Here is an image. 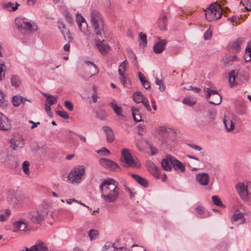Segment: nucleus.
<instances>
[{
    "mask_svg": "<svg viewBox=\"0 0 251 251\" xmlns=\"http://www.w3.org/2000/svg\"><path fill=\"white\" fill-rule=\"evenodd\" d=\"M101 197L106 202H114L118 199L119 188L115 184V180L108 178L103 180L100 185Z\"/></svg>",
    "mask_w": 251,
    "mask_h": 251,
    "instance_id": "obj_1",
    "label": "nucleus"
},
{
    "mask_svg": "<svg viewBox=\"0 0 251 251\" xmlns=\"http://www.w3.org/2000/svg\"><path fill=\"white\" fill-rule=\"evenodd\" d=\"M15 23L17 28L22 34H29L37 29V25L24 17H19L15 19Z\"/></svg>",
    "mask_w": 251,
    "mask_h": 251,
    "instance_id": "obj_2",
    "label": "nucleus"
},
{
    "mask_svg": "<svg viewBox=\"0 0 251 251\" xmlns=\"http://www.w3.org/2000/svg\"><path fill=\"white\" fill-rule=\"evenodd\" d=\"M85 167L84 166H76L69 173L68 179L72 183H79L83 179Z\"/></svg>",
    "mask_w": 251,
    "mask_h": 251,
    "instance_id": "obj_3",
    "label": "nucleus"
},
{
    "mask_svg": "<svg viewBox=\"0 0 251 251\" xmlns=\"http://www.w3.org/2000/svg\"><path fill=\"white\" fill-rule=\"evenodd\" d=\"M236 189L241 198L244 201L251 199V182L238 183Z\"/></svg>",
    "mask_w": 251,
    "mask_h": 251,
    "instance_id": "obj_4",
    "label": "nucleus"
},
{
    "mask_svg": "<svg viewBox=\"0 0 251 251\" xmlns=\"http://www.w3.org/2000/svg\"><path fill=\"white\" fill-rule=\"evenodd\" d=\"M122 155L123 157V165L125 167H134L139 168L140 164L134 160L131 156L128 150L126 149H124L122 151Z\"/></svg>",
    "mask_w": 251,
    "mask_h": 251,
    "instance_id": "obj_5",
    "label": "nucleus"
},
{
    "mask_svg": "<svg viewBox=\"0 0 251 251\" xmlns=\"http://www.w3.org/2000/svg\"><path fill=\"white\" fill-rule=\"evenodd\" d=\"M205 92V97L208 102L212 104L218 105L222 101V96L218 93L217 91L213 90L210 88L204 89Z\"/></svg>",
    "mask_w": 251,
    "mask_h": 251,
    "instance_id": "obj_6",
    "label": "nucleus"
},
{
    "mask_svg": "<svg viewBox=\"0 0 251 251\" xmlns=\"http://www.w3.org/2000/svg\"><path fill=\"white\" fill-rule=\"evenodd\" d=\"M245 80L246 77L241 70L238 72L235 70L232 71L229 75V82L231 87L243 83Z\"/></svg>",
    "mask_w": 251,
    "mask_h": 251,
    "instance_id": "obj_7",
    "label": "nucleus"
},
{
    "mask_svg": "<svg viewBox=\"0 0 251 251\" xmlns=\"http://www.w3.org/2000/svg\"><path fill=\"white\" fill-rule=\"evenodd\" d=\"M222 11L215 9L211 4L205 10V16L208 21L218 20L221 18Z\"/></svg>",
    "mask_w": 251,
    "mask_h": 251,
    "instance_id": "obj_8",
    "label": "nucleus"
},
{
    "mask_svg": "<svg viewBox=\"0 0 251 251\" xmlns=\"http://www.w3.org/2000/svg\"><path fill=\"white\" fill-rule=\"evenodd\" d=\"M99 162L103 167L109 170L118 171L120 169L116 162L109 159L101 158L99 159Z\"/></svg>",
    "mask_w": 251,
    "mask_h": 251,
    "instance_id": "obj_9",
    "label": "nucleus"
},
{
    "mask_svg": "<svg viewBox=\"0 0 251 251\" xmlns=\"http://www.w3.org/2000/svg\"><path fill=\"white\" fill-rule=\"evenodd\" d=\"M236 116L234 114H228L225 116L224 124L227 131H231L234 129V123L236 121Z\"/></svg>",
    "mask_w": 251,
    "mask_h": 251,
    "instance_id": "obj_10",
    "label": "nucleus"
},
{
    "mask_svg": "<svg viewBox=\"0 0 251 251\" xmlns=\"http://www.w3.org/2000/svg\"><path fill=\"white\" fill-rule=\"evenodd\" d=\"M28 218L32 223L38 224L43 220L44 215L39 211H34L29 214Z\"/></svg>",
    "mask_w": 251,
    "mask_h": 251,
    "instance_id": "obj_11",
    "label": "nucleus"
},
{
    "mask_svg": "<svg viewBox=\"0 0 251 251\" xmlns=\"http://www.w3.org/2000/svg\"><path fill=\"white\" fill-rule=\"evenodd\" d=\"M92 27L94 29V32L100 37L104 36V21H100V22H97L91 24Z\"/></svg>",
    "mask_w": 251,
    "mask_h": 251,
    "instance_id": "obj_12",
    "label": "nucleus"
},
{
    "mask_svg": "<svg viewBox=\"0 0 251 251\" xmlns=\"http://www.w3.org/2000/svg\"><path fill=\"white\" fill-rule=\"evenodd\" d=\"M156 134L160 140L165 143L169 136V132L165 126H159L156 129Z\"/></svg>",
    "mask_w": 251,
    "mask_h": 251,
    "instance_id": "obj_13",
    "label": "nucleus"
},
{
    "mask_svg": "<svg viewBox=\"0 0 251 251\" xmlns=\"http://www.w3.org/2000/svg\"><path fill=\"white\" fill-rule=\"evenodd\" d=\"M57 25L58 28L63 35L64 38L66 40L68 39L69 42L72 41L73 38L71 36V33L69 30H66L65 25L61 20H58Z\"/></svg>",
    "mask_w": 251,
    "mask_h": 251,
    "instance_id": "obj_14",
    "label": "nucleus"
},
{
    "mask_svg": "<svg viewBox=\"0 0 251 251\" xmlns=\"http://www.w3.org/2000/svg\"><path fill=\"white\" fill-rule=\"evenodd\" d=\"M209 176L207 173H199L196 176V180L201 185L206 186L209 181Z\"/></svg>",
    "mask_w": 251,
    "mask_h": 251,
    "instance_id": "obj_15",
    "label": "nucleus"
},
{
    "mask_svg": "<svg viewBox=\"0 0 251 251\" xmlns=\"http://www.w3.org/2000/svg\"><path fill=\"white\" fill-rule=\"evenodd\" d=\"M11 128V124L9 119L0 112V130H8Z\"/></svg>",
    "mask_w": 251,
    "mask_h": 251,
    "instance_id": "obj_16",
    "label": "nucleus"
},
{
    "mask_svg": "<svg viewBox=\"0 0 251 251\" xmlns=\"http://www.w3.org/2000/svg\"><path fill=\"white\" fill-rule=\"evenodd\" d=\"M146 165L149 172L156 178H160L159 170L151 161H147Z\"/></svg>",
    "mask_w": 251,
    "mask_h": 251,
    "instance_id": "obj_17",
    "label": "nucleus"
},
{
    "mask_svg": "<svg viewBox=\"0 0 251 251\" xmlns=\"http://www.w3.org/2000/svg\"><path fill=\"white\" fill-rule=\"evenodd\" d=\"M242 44V40L241 39H237L235 41L229 43L228 49L231 52L237 53L239 52L241 50V45Z\"/></svg>",
    "mask_w": 251,
    "mask_h": 251,
    "instance_id": "obj_18",
    "label": "nucleus"
},
{
    "mask_svg": "<svg viewBox=\"0 0 251 251\" xmlns=\"http://www.w3.org/2000/svg\"><path fill=\"white\" fill-rule=\"evenodd\" d=\"M170 157L169 159L171 161V164L176 171H180L181 172L185 171V167L184 165L174 156H172V157Z\"/></svg>",
    "mask_w": 251,
    "mask_h": 251,
    "instance_id": "obj_19",
    "label": "nucleus"
},
{
    "mask_svg": "<svg viewBox=\"0 0 251 251\" xmlns=\"http://www.w3.org/2000/svg\"><path fill=\"white\" fill-rule=\"evenodd\" d=\"M87 66L89 67L90 69V75L88 77H85L83 76V78L85 79L86 80H88V78L93 75H96L98 74L99 72V70L98 68V67L95 65L94 63H93L92 62L90 61H87L86 62Z\"/></svg>",
    "mask_w": 251,
    "mask_h": 251,
    "instance_id": "obj_20",
    "label": "nucleus"
},
{
    "mask_svg": "<svg viewBox=\"0 0 251 251\" xmlns=\"http://www.w3.org/2000/svg\"><path fill=\"white\" fill-rule=\"evenodd\" d=\"M24 145V140L21 138L11 140V147L14 150H18L22 148Z\"/></svg>",
    "mask_w": 251,
    "mask_h": 251,
    "instance_id": "obj_21",
    "label": "nucleus"
},
{
    "mask_svg": "<svg viewBox=\"0 0 251 251\" xmlns=\"http://www.w3.org/2000/svg\"><path fill=\"white\" fill-rule=\"evenodd\" d=\"M166 42L165 40H161L153 46V50L156 53L162 52L165 49Z\"/></svg>",
    "mask_w": 251,
    "mask_h": 251,
    "instance_id": "obj_22",
    "label": "nucleus"
},
{
    "mask_svg": "<svg viewBox=\"0 0 251 251\" xmlns=\"http://www.w3.org/2000/svg\"><path fill=\"white\" fill-rule=\"evenodd\" d=\"M90 19L91 24L99 22H100V21H103L102 15L98 11L95 10L92 11L90 14Z\"/></svg>",
    "mask_w": 251,
    "mask_h": 251,
    "instance_id": "obj_23",
    "label": "nucleus"
},
{
    "mask_svg": "<svg viewBox=\"0 0 251 251\" xmlns=\"http://www.w3.org/2000/svg\"><path fill=\"white\" fill-rule=\"evenodd\" d=\"M243 214L239 211H236L231 218V222L233 223H237V224H242L244 222Z\"/></svg>",
    "mask_w": 251,
    "mask_h": 251,
    "instance_id": "obj_24",
    "label": "nucleus"
},
{
    "mask_svg": "<svg viewBox=\"0 0 251 251\" xmlns=\"http://www.w3.org/2000/svg\"><path fill=\"white\" fill-rule=\"evenodd\" d=\"M102 130L106 135V140L108 142H112L114 140V135L111 127L108 126L102 127Z\"/></svg>",
    "mask_w": 251,
    "mask_h": 251,
    "instance_id": "obj_25",
    "label": "nucleus"
},
{
    "mask_svg": "<svg viewBox=\"0 0 251 251\" xmlns=\"http://www.w3.org/2000/svg\"><path fill=\"white\" fill-rule=\"evenodd\" d=\"M96 46L102 54L107 53L110 50V47L107 44L103 43L100 40L96 41Z\"/></svg>",
    "mask_w": 251,
    "mask_h": 251,
    "instance_id": "obj_26",
    "label": "nucleus"
},
{
    "mask_svg": "<svg viewBox=\"0 0 251 251\" xmlns=\"http://www.w3.org/2000/svg\"><path fill=\"white\" fill-rule=\"evenodd\" d=\"M170 157H172L171 155L168 154L166 157L161 161V166L162 168L167 171H170L172 170V165L171 164Z\"/></svg>",
    "mask_w": 251,
    "mask_h": 251,
    "instance_id": "obj_27",
    "label": "nucleus"
},
{
    "mask_svg": "<svg viewBox=\"0 0 251 251\" xmlns=\"http://www.w3.org/2000/svg\"><path fill=\"white\" fill-rule=\"evenodd\" d=\"M31 251H48L47 245L43 242H39L30 247Z\"/></svg>",
    "mask_w": 251,
    "mask_h": 251,
    "instance_id": "obj_28",
    "label": "nucleus"
},
{
    "mask_svg": "<svg viewBox=\"0 0 251 251\" xmlns=\"http://www.w3.org/2000/svg\"><path fill=\"white\" fill-rule=\"evenodd\" d=\"M131 177L135 179L140 185L144 187H147L148 186V181L144 177L136 174H132Z\"/></svg>",
    "mask_w": 251,
    "mask_h": 251,
    "instance_id": "obj_29",
    "label": "nucleus"
},
{
    "mask_svg": "<svg viewBox=\"0 0 251 251\" xmlns=\"http://www.w3.org/2000/svg\"><path fill=\"white\" fill-rule=\"evenodd\" d=\"M5 163L6 164V165L11 169L16 168L19 165L17 159L12 155L9 157L7 162Z\"/></svg>",
    "mask_w": 251,
    "mask_h": 251,
    "instance_id": "obj_30",
    "label": "nucleus"
},
{
    "mask_svg": "<svg viewBox=\"0 0 251 251\" xmlns=\"http://www.w3.org/2000/svg\"><path fill=\"white\" fill-rule=\"evenodd\" d=\"M28 101L30 102L29 100H27L26 98H23L20 96H14L12 98V103L15 106H18L21 103H24L25 101Z\"/></svg>",
    "mask_w": 251,
    "mask_h": 251,
    "instance_id": "obj_31",
    "label": "nucleus"
},
{
    "mask_svg": "<svg viewBox=\"0 0 251 251\" xmlns=\"http://www.w3.org/2000/svg\"><path fill=\"white\" fill-rule=\"evenodd\" d=\"M44 96L46 98L45 104L48 103V105H51L55 104L57 101L58 97L54 96L48 94H44Z\"/></svg>",
    "mask_w": 251,
    "mask_h": 251,
    "instance_id": "obj_32",
    "label": "nucleus"
},
{
    "mask_svg": "<svg viewBox=\"0 0 251 251\" xmlns=\"http://www.w3.org/2000/svg\"><path fill=\"white\" fill-rule=\"evenodd\" d=\"M120 81L125 87H129L131 85L130 80L126 74H120Z\"/></svg>",
    "mask_w": 251,
    "mask_h": 251,
    "instance_id": "obj_33",
    "label": "nucleus"
},
{
    "mask_svg": "<svg viewBox=\"0 0 251 251\" xmlns=\"http://www.w3.org/2000/svg\"><path fill=\"white\" fill-rule=\"evenodd\" d=\"M144 98H146L140 91L136 92L133 94V99L136 103L142 102L144 100Z\"/></svg>",
    "mask_w": 251,
    "mask_h": 251,
    "instance_id": "obj_34",
    "label": "nucleus"
},
{
    "mask_svg": "<svg viewBox=\"0 0 251 251\" xmlns=\"http://www.w3.org/2000/svg\"><path fill=\"white\" fill-rule=\"evenodd\" d=\"M138 75L139 79L143 87L146 89H149L151 87L150 83L147 79L145 75L141 72L139 73Z\"/></svg>",
    "mask_w": 251,
    "mask_h": 251,
    "instance_id": "obj_35",
    "label": "nucleus"
},
{
    "mask_svg": "<svg viewBox=\"0 0 251 251\" xmlns=\"http://www.w3.org/2000/svg\"><path fill=\"white\" fill-rule=\"evenodd\" d=\"M14 225L17 228L21 231L25 230L27 226V224L23 220L18 221L14 224Z\"/></svg>",
    "mask_w": 251,
    "mask_h": 251,
    "instance_id": "obj_36",
    "label": "nucleus"
},
{
    "mask_svg": "<svg viewBox=\"0 0 251 251\" xmlns=\"http://www.w3.org/2000/svg\"><path fill=\"white\" fill-rule=\"evenodd\" d=\"M167 24V18L165 15H163L159 19V26L161 30H165L166 29Z\"/></svg>",
    "mask_w": 251,
    "mask_h": 251,
    "instance_id": "obj_37",
    "label": "nucleus"
},
{
    "mask_svg": "<svg viewBox=\"0 0 251 251\" xmlns=\"http://www.w3.org/2000/svg\"><path fill=\"white\" fill-rule=\"evenodd\" d=\"M245 59L246 62L251 60V40L249 42L248 46L245 50Z\"/></svg>",
    "mask_w": 251,
    "mask_h": 251,
    "instance_id": "obj_38",
    "label": "nucleus"
},
{
    "mask_svg": "<svg viewBox=\"0 0 251 251\" xmlns=\"http://www.w3.org/2000/svg\"><path fill=\"white\" fill-rule=\"evenodd\" d=\"M5 94L0 90V107L1 108H4L7 105V101L5 100Z\"/></svg>",
    "mask_w": 251,
    "mask_h": 251,
    "instance_id": "obj_39",
    "label": "nucleus"
},
{
    "mask_svg": "<svg viewBox=\"0 0 251 251\" xmlns=\"http://www.w3.org/2000/svg\"><path fill=\"white\" fill-rule=\"evenodd\" d=\"M110 104L111 108L118 116H123L122 114V107L118 106L114 101L111 102Z\"/></svg>",
    "mask_w": 251,
    "mask_h": 251,
    "instance_id": "obj_40",
    "label": "nucleus"
},
{
    "mask_svg": "<svg viewBox=\"0 0 251 251\" xmlns=\"http://www.w3.org/2000/svg\"><path fill=\"white\" fill-rule=\"evenodd\" d=\"M11 85L15 87H18L21 84V80L17 75H12L11 78Z\"/></svg>",
    "mask_w": 251,
    "mask_h": 251,
    "instance_id": "obj_41",
    "label": "nucleus"
},
{
    "mask_svg": "<svg viewBox=\"0 0 251 251\" xmlns=\"http://www.w3.org/2000/svg\"><path fill=\"white\" fill-rule=\"evenodd\" d=\"M132 114L134 120L136 122H139L141 121V116L139 114V111L138 109L135 108H132Z\"/></svg>",
    "mask_w": 251,
    "mask_h": 251,
    "instance_id": "obj_42",
    "label": "nucleus"
},
{
    "mask_svg": "<svg viewBox=\"0 0 251 251\" xmlns=\"http://www.w3.org/2000/svg\"><path fill=\"white\" fill-rule=\"evenodd\" d=\"M19 5V4L17 2H16L14 4L13 2H9L4 4V7L8 8L9 11H14L18 9Z\"/></svg>",
    "mask_w": 251,
    "mask_h": 251,
    "instance_id": "obj_43",
    "label": "nucleus"
},
{
    "mask_svg": "<svg viewBox=\"0 0 251 251\" xmlns=\"http://www.w3.org/2000/svg\"><path fill=\"white\" fill-rule=\"evenodd\" d=\"M127 62L126 60H124L121 63L118 69V73L119 75L126 74L125 72L127 68Z\"/></svg>",
    "mask_w": 251,
    "mask_h": 251,
    "instance_id": "obj_44",
    "label": "nucleus"
},
{
    "mask_svg": "<svg viewBox=\"0 0 251 251\" xmlns=\"http://www.w3.org/2000/svg\"><path fill=\"white\" fill-rule=\"evenodd\" d=\"M237 60V56L236 55H234L231 56H228L224 59V63L225 65H230L232 62L234 61Z\"/></svg>",
    "mask_w": 251,
    "mask_h": 251,
    "instance_id": "obj_45",
    "label": "nucleus"
},
{
    "mask_svg": "<svg viewBox=\"0 0 251 251\" xmlns=\"http://www.w3.org/2000/svg\"><path fill=\"white\" fill-rule=\"evenodd\" d=\"M140 46L145 47L147 45V35L141 32L139 34Z\"/></svg>",
    "mask_w": 251,
    "mask_h": 251,
    "instance_id": "obj_46",
    "label": "nucleus"
},
{
    "mask_svg": "<svg viewBox=\"0 0 251 251\" xmlns=\"http://www.w3.org/2000/svg\"><path fill=\"white\" fill-rule=\"evenodd\" d=\"M11 155L8 154L7 152L4 151H0V160L3 163L7 162L9 157Z\"/></svg>",
    "mask_w": 251,
    "mask_h": 251,
    "instance_id": "obj_47",
    "label": "nucleus"
},
{
    "mask_svg": "<svg viewBox=\"0 0 251 251\" xmlns=\"http://www.w3.org/2000/svg\"><path fill=\"white\" fill-rule=\"evenodd\" d=\"M11 214V211L7 209L5 211L4 214H0V222L5 221Z\"/></svg>",
    "mask_w": 251,
    "mask_h": 251,
    "instance_id": "obj_48",
    "label": "nucleus"
},
{
    "mask_svg": "<svg viewBox=\"0 0 251 251\" xmlns=\"http://www.w3.org/2000/svg\"><path fill=\"white\" fill-rule=\"evenodd\" d=\"M196 102V100L191 98H186L183 100V103L189 106H193Z\"/></svg>",
    "mask_w": 251,
    "mask_h": 251,
    "instance_id": "obj_49",
    "label": "nucleus"
},
{
    "mask_svg": "<svg viewBox=\"0 0 251 251\" xmlns=\"http://www.w3.org/2000/svg\"><path fill=\"white\" fill-rule=\"evenodd\" d=\"M88 235L91 240L96 239L98 236V231L95 229H91L88 232Z\"/></svg>",
    "mask_w": 251,
    "mask_h": 251,
    "instance_id": "obj_50",
    "label": "nucleus"
},
{
    "mask_svg": "<svg viewBox=\"0 0 251 251\" xmlns=\"http://www.w3.org/2000/svg\"><path fill=\"white\" fill-rule=\"evenodd\" d=\"M155 83L159 86V89L161 92H163L165 90V86L163 84L162 80L159 79L157 77L155 78Z\"/></svg>",
    "mask_w": 251,
    "mask_h": 251,
    "instance_id": "obj_51",
    "label": "nucleus"
},
{
    "mask_svg": "<svg viewBox=\"0 0 251 251\" xmlns=\"http://www.w3.org/2000/svg\"><path fill=\"white\" fill-rule=\"evenodd\" d=\"M29 163L28 161H25L22 164V169L26 175L29 174L28 167Z\"/></svg>",
    "mask_w": 251,
    "mask_h": 251,
    "instance_id": "obj_52",
    "label": "nucleus"
},
{
    "mask_svg": "<svg viewBox=\"0 0 251 251\" xmlns=\"http://www.w3.org/2000/svg\"><path fill=\"white\" fill-rule=\"evenodd\" d=\"M212 201L217 206H222V202L220 199L217 196H213L212 197Z\"/></svg>",
    "mask_w": 251,
    "mask_h": 251,
    "instance_id": "obj_53",
    "label": "nucleus"
},
{
    "mask_svg": "<svg viewBox=\"0 0 251 251\" xmlns=\"http://www.w3.org/2000/svg\"><path fill=\"white\" fill-rule=\"evenodd\" d=\"M97 152L98 153H99V154L101 153L103 155H109L110 154V151L108 149H107L106 148H105L104 147H103V148H101L100 149L98 150Z\"/></svg>",
    "mask_w": 251,
    "mask_h": 251,
    "instance_id": "obj_54",
    "label": "nucleus"
},
{
    "mask_svg": "<svg viewBox=\"0 0 251 251\" xmlns=\"http://www.w3.org/2000/svg\"><path fill=\"white\" fill-rule=\"evenodd\" d=\"M56 113L58 115L65 119H68L69 118L68 114L65 111L58 110L56 111Z\"/></svg>",
    "mask_w": 251,
    "mask_h": 251,
    "instance_id": "obj_55",
    "label": "nucleus"
},
{
    "mask_svg": "<svg viewBox=\"0 0 251 251\" xmlns=\"http://www.w3.org/2000/svg\"><path fill=\"white\" fill-rule=\"evenodd\" d=\"M78 22H83V24L85 25H87V23L86 22L85 19L83 18L80 14L77 13L76 15V22L78 23Z\"/></svg>",
    "mask_w": 251,
    "mask_h": 251,
    "instance_id": "obj_56",
    "label": "nucleus"
},
{
    "mask_svg": "<svg viewBox=\"0 0 251 251\" xmlns=\"http://www.w3.org/2000/svg\"><path fill=\"white\" fill-rule=\"evenodd\" d=\"M65 19L69 24H72L73 22V18L72 15L68 12L65 14Z\"/></svg>",
    "mask_w": 251,
    "mask_h": 251,
    "instance_id": "obj_57",
    "label": "nucleus"
},
{
    "mask_svg": "<svg viewBox=\"0 0 251 251\" xmlns=\"http://www.w3.org/2000/svg\"><path fill=\"white\" fill-rule=\"evenodd\" d=\"M142 103L144 104L148 111H151V109L149 104V100L147 98H144V100L142 102Z\"/></svg>",
    "mask_w": 251,
    "mask_h": 251,
    "instance_id": "obj_58",
    "label": "nucleus"
},
{
    "mask_svg": "<svg viewBox=\"0 0 251 251\" xmlns=\"http://www.w3.org/2000/svg\"><path fill=\"white\" fill-rule=\"evenodd\" d=\"M9 201L13 205H15L18 203V200L15 196H12L10 198L8 197Z\"/></svg>",
    "mask_w": 251,
    "mask_h": 251,
    "instance_id": "obj_59",
    "label": "nucleus"
},
{
    "mask_svg": "<svg viewBox=\"0 0 251 251\" xmlns=\"http://www.w3.org/2000/svg\"><path fill=\"white\" fill-rule=\"evenodd\" d=\"M65 106L70 111H73L74 109L73 105L70 101H66L65 102Z\"/></svg>",
    "mask_w": 251,
    "mask_h": 251,
    "instance_id": "obj_60",
    "label": "nucleus"
},
{
    "mask_svg": "<svg viewBox=\"0 0 251 251\" xmlns=\"http://www.w3.org/2000/svg\"><path fill=\"white\" fill-rule=\"evenodd\" d=\"M97 117L101 120H105L106 119V116L104 112L97 113Z\"/></svg>",
    "mask_w": 251,
    "mask_h": 251,
    "instance_id": "obj_61",
    "label": "nucleus"
},
{
    "mask_svg": "<svg viewBox=\"0 0 251 251\" xmlns=\"http://www.w3.org/2000/svg\"><path fill=\"white\" fill-rule=\"evenodd\" d=\"M212 37V32L209 30H207L204 34V38L205 40H209Z\"/></svg>",
    "mask_w": 251,
    "mask_h": 251,
    "instance_id": "obj_62",
    "label": "nucleus"
},
{
    "mask_svg": "<svg viewBox=\"0 0 251 251\" xmlns=\"http://www.w3.org/2000/svg\"><path fill=\"white\" fill-rule=\"evenodd\" d=\"M50 106L48 105V103L45 104V110L47 112L48 115L50 116H51L52 113L51 112Z\"/></svg>",
    "mask_w": 251,
    "mask_h": 251,
    "instance_id": "obj_63",
    "label": "nucleus"
},
{
    "mask_svg": "<svg viewBox=\"0 0 251 251\" xmlns=\"http://www.w3.org/2000/svg\"><path fill=\"white\" fill-rule=\"evenodd\" d=\"M216 116V112L215 111H211L209 112V119H210L209 122H211L215 118Z\"/></svg>",
    "mask_w": 251,
    "mask_h": 251,
    "instance_id": "obj_64",
    "label": "nucleus"
}]
</instances>
